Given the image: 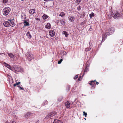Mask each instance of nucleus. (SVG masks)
<instances>
[{"label": "nucleus", "mask_w": 123, "mask_h": 123, "mask_svg": "<svg viewBox=\"0 0 123 123\" xmlns=\"http://www.w3.org/2000/svg\"><path fill=\"white\" fill-rule=\"evenodd\" d=\"M8 54L9 56L11 58H12L13 59H14V56L13 54L12 53H8Z\"/></svg>", "instance_id": "obj_20"}, {"label": "nucleus", "mask_w": 123, "mask_h": 123, "mask_svg": "<svg viewBox=\"0 0 123 123\" xmlns=\"http://www.w3.org/2000/svg\"><path fill=\"white\" fill-rule=\"evenodd\" d=\"M39 120L37 121L35 123H39Z\"/></svg>", "instance_id": "obj_42"}, {"label": "nucleus", "mask_w": 123, "mask_h": 123, "mask_svg": "<svg viewBox=\"0 0 123 123\" xmlns=\"http://www.w3.org/2000/svg\"><path fill=\"white\" fill-rule=\"evenodd\" d=\"M83 115L85 116V117H86V115H87V113H86L85 111H83Z\"/></svg>", "instance_id": "obj_29"}, {"label": "nucleus", "mask_w": 123, "mask_h": 123, "mask_svg": "<svg viewBox=\"0 0 123 123\" xmlns=\"http://www.w3.org/2000/svg\"><path fill=\"white\" fill-rule=\"evenodd\" d=\"M4 54L3 53H2V54H1V53H0V55H1V54Z\"/></svg>", "instance_id": "obj_50"}, {"label": "nucleus", "mask_w": 123, "mask_h": 123, "mask_svg": "<svg viewBox=\"0 0 123 123\" xmlns=\"http://www.w3.org/2000/svg\"><path fill=\"white\" fill-rule=\"evenodd\" d=\"M81 76H80L78 79V80L79 81H80V80H81Z\"/></svg>", "instance_id": "obj_35"}, {"label": "nucleus", "mask_w": 123, "mask_h": 123, "mask_svg": "<svg viewBox=\"0 0 123 123\" xmlns=\"http://www.w3.org/2000/svg\"><path fill=\"white\" fill-rule=\"evenodd\" d=\"M48 103V102L46 100H45L43 103V105H45L47 104Z\"/></svg>", "instance_id": "obj_28"}, {"label": "nucleus", "mask_w": 123, "mask_h": 123, "mask_svg": "<svg viewBox=\"0 0 123 123\" xmlns=\"http://www.w3.org/2000/svg\"><path fill=\"white\" fill-rule=\"evenodd\" d=\"M43 19H47L48 17V16L45 14L43 15L42 16Z\"/></svg>", "instance_id": "obj_23"}, {"label": "nucleus", "mask_w": 123, "mask_h": 123, "mask_svg": "<svg viewBox=\"0 0 123 123\" xmlns=\"http://www.w3.org/2000/svg\"><path fill=\"white\" fill-rule=\"evenodd\" d=\"M96 84L97 85L98 84V82H96Z\"/></svg>", "instance_id": "obj_46"}, {"label": "nucleus", "mask_w": 123, "mask_h": 123, "mask_svg": "<svg viewBox=\"0 0 123 123\" xmlns=\"http://www.w3.org/2000/svg\"><path fill=\"white\" fill-rule=\"evenodd\" d=\"M96 80H95L94 81H91V82L90 83H89V84L90 85H92V87H94V84H95L94 83V82Z\"/></svg>", "instance_id": "obj_17"}, {"label": "nucleus", "mask_w": 123, "mask_h": 123, "mask_svg": "<svg viewBox=\"0 0 123 123\" xmlns=\"http://www.w3.org/2000/svg\"><path fill=\"white\" fill-rule=\"evenodd\" d=\"M4 64H5V67H7L8 68H9L10 70H13V68L12 67L10 66L9 64L6 63L5 62H4Z\"/></svg>", "instance_id": "obj_8"}, {"label": "nucleus", "mask_w": 123, "mask_h": 123, "mask_svg": "<svg viewBox=\"0 0 123 123\" xmlns=\"http://www.w3.org/2000/svg\"><path fill=\"white\" fill-rule=\"evenodd\" d=\"M81 0H77L76 1V2L78 3H80L81 1Z\"/></svg>", "instance_id": "obj_31"}, {"label": "nucleus", "mask_w": 123, "mask_h": 123, "mask_svg": "<svg viewBox=\"0 0 123 123\" xmlns=\"http://www.w3.org/2000/svg\"><path fill=\"white\" fill-rule=\"evenodd\" d=\"M91 48V47H89V48H86L85 49V50L86 51H90Z\"/></svg>", "instance_id": "obj_26"}, {"label": "nucleus", "mask_w": 123, "mask_h": 123, "mask_svg": "<svg viewBox=\"0 0 123 123\" xmlns=\"http://www.w3.org/2000/svg\"><path fill=\"white\" fill-rule=\"evenodd\" d=\"M54 2L53 1H52V6H53L54 5Z\"/></svg>", "instance_id": "obj_44"}, {"label": "nucleus", "mask_w": 123, "mask_h": 123, "mask_svg": "<svg viewBox=\"0 0 123 123\" xmlns=\"http://www.w3.org/2000/svg\"><path fill=\"white\" fill-rule=\"evenodd\" d=\"M62 34H64L66 37H68L69 35L67 32L66 31H63L62 32Z\"/></svg>", "instance_id": "obj_18"}, {"label": "nucleus", "mask_w": 123, "mask_h": 123, "mask_svg": "<svg viewBox=\"0 0 123 123\" xmlns=\"http://www.w3.org/2000/svg\"><path fill=\"white\" fill-rule=\"evenodd\" d=\"M24 21V27L26 26H29V21L28 20H25Z\"/></svg>", "instance_id": "obj_11"}, {"label": "nucleus", "mask_w": 123, "mask_h": 123, "mask_svg": "<svg viewBox=\"0 0 123 123\" xmlns=\"http://www.w3.org/2000/svg\"><path fill=\"white\" fill-rule=\"evenodd\" d=\"M17 85L16 84H16H14V86L15 87Z\"/></svg>", "instance_id": "obj_43"}, {"label": "nucleus", "mask_w": 123, "mask_h": 123, "mask_svg": "<svg viewBox=\"0 0 123 123\" xmlns=\"http://www.w3.org/2000/svg\"><path fill=\"white\" fill-rule=\"evenodd\" d=\"M11 10L10 7H6L4 8L3 10V13L5 16H6L8 15Z\"/></svg>", "instance_id": "obj_2"}, {"label": "nucleus", "mask_w": 123, "mask_h": 123, "mask_svg": "<svg viewBox=\"0 0 123 123\" xmlns=\"http://www.w3.org/2000/svg\"><path fill=\"white\" fill-rule=\"evenodd\" d=\"M120 16V14L118 12H116L115 13L114 16H113V18L115 19H117Z\"/></svg>", "instance_id": "obj_6"}, {"label": "nucleus", "mask_w": 123, "mask_h": 123, "mask_svg": "<svg viewBox=\"0 0 123 123\" xmlns=\"http://www.w3.org/2000/svg\"><path fill=\"white\" fill-rule=\"evenodd\" d=\"M85 24V21H83V22L81 23V25H84Z\"/></svg>", "instance_id": "obj_30"}, {"label": "nucleus", "mask_w": 123, "mask_h": 123, "mask_svg": "<svg viewBox=\"0 0 123 123\" xmlns=\"http://www.w3.org/2000/svg\"><path fill=\"white\" fill-rule=\"evenodd\" d=\"M112 17V16H110V18H111Z\"/></svg>", "instance_id": "obj_48"}, {"label": "nucleus", "mask_w": 123, "mask_h": 123, "mask_svg": "<svg viewBox=\"0 0 123 123\" xmlns=\"http://www.w3.org/2000/svg\"><path fill=\"white\" fill-rule=\"evenodd\" d=\"M69 20L71 22H73L75 20V17L74 16L71 15L69 16L68 17Z\"/></svg>", "instance_id": "obj_5"}, {"label": "nucleus", "mask_w": 123, "mask_h": 123, "mask_svg": "<svg viewBox=\"0 0 123 123\" xmlns=\"http://www.w3.org/2000/svg\"><path fill=\"white\" fill-rule=\"evenodd\" d=\"M89 71L88 69L87 68H86L84 70V73L86 72H87V71Z\"/></svg>", "instance_id": "obj_27"}, {"label": "nucleus", "mask_w": 123, "mask_h": 123, "mask_svg": "<svg viewBox=\"0 0 123 123\" xmlns=\"http://www.w3.org/2000/svg\"><path fill=\"white\" fill-rule=\"evenodd\" d=\"M18 87H19V88H20V87H21L19 86H18Z\"/></svg>", "instance_id": "obj_49"}, {"label": "nucleus", "mask_w": 123, "mask_h": 123, "mask_svg": "<svg viewBox=\"0 0 123 123\" xmlns=\"http://www.w3.org/2000/svg\"><path fill=\"white\" fill-rule=\"evenodd\" d=\"M59 22L60 23V25L61 26L62 25L64 24V21L63 20H61L59 21Z\"/></svg>", "instance_id": "obj_22"}, {"label": "nucleus", "mask_w": 123, "mask_h": 123, "mask_svg": "<svg viewBox=\"0 0 123 123\" xmlns=\"http://www.w3.org/2000/svg\"><path fill=\"white\" fill-rule=\"evenodd\" d=\"M67 54V53L66 52H65L63 54L64 55H66Z\"/></svg>", "instance_id": "obj_40"}, {"label": "nucleus", "mask_w": 123, "mask_h": 123, "mask_svg": "<svg viewBox=\"0 0 123 123\" xmlns=\"http://www.w3.org/2000/svg\"><path fill=\"white\" fill-rule=\"evenodd\" d=\"M62 60H63L62 59H60V61L61 62H62Z\"/></svg>", "instance_id": "obj_47"}, {"label": "nucleus", "mask_w": 123, "mask_h": 123, "mask_svg": "<svg viewBox=\"0 0 123 123\" xmlns=\"http://www.w3.org/2000/svg\"><path fill=\"white\" fill-rule=\"evenodd\" d=\"M114 31V28L111 27L110 28L108 31H105V33H104L103 35L102 36V40L101 42H104L107 36L113 33Z\"/></svg>", "instance_id": "obj_1"}, {"label": "nucleus", "mask_w": 123, "mask_h": 123, "mask_svg": "<svg viewBox=\"0 0 123 123\" xmlns=\"http://www.w3.org/2000/svg\"><path fill=\"white\" fill-rule=\"evenodd\" d=\"M89 47H91L92 42L91 41H90L89 42Z\"/></svg>", "instance_id": "obj_33"}, {"label": "nucleus", "mask_w": 123, "mask_h": 123, "mask_svg": "<svg viewBox=\"0 0 123 123\" xmlns=\"http://www.w3.org/2000/svg\"><path fill=\"white\" fill-rule=\"evenodd\" d=\"M26 35L28 37V38H30L31 37V35L29 31L27 32L26 34Z\"/></svg>", "instance_id": "obj_21"}, {"label": "nucleus", "mask_w": 123, "mask_h": 123, "mask_svg": "<svg viewBox=\"0 0 123 123\" xmlns=\"http://www.w3.org/2000/svg\"><path fill=\"white\" fill-rule=\"evenodd\" d=\"M31 114L30 112H27L26 114H25V117L26 118H28L30 117Z\"/></svg>", "instance_id": "obj_13"}, {"label": "nucleus", "mask_w": 123, "mask_h": 123, "mask_svg": "<svg viewBox=\"0 0 123 123\" xmlns=\"http://www.w3.org/2000/svg\"><path fill=\"white\" fill-rule=\"evenodd\" d=\"M21 18L22 20L23 21L25 20L26 18V15L24 13H22L21 15Z\"/></svg>", "instance_id": "obj_7"}, {"label": "nucleus", "mask_w": 123, "mask_h": 123, "mask_svg": "<svg viewBox=\"0 0 123 123\" xmlns=\"http://www.w3.org/2000/svg\"><path fill=\"white\" fill-rule=\"evenodd\" d=\"M77 9L78 10H79L81 8H80V6L78 7Z\"/></svg>", "instance_id": "obj_36"}, {"label": "nucleus", "mask_w": 123, "mask_h": 123, "mask_svg": "<svg viewBox=\"0 0 123 123\" xmlns=\"http://www.w3.org/2000/svg\"><path fill=\"white\" fill-rule=\"evenodd\" d=\"M18 68L19 69L20 68V67Z\"/></svg>", "instance_id": "obj_51"}, {"label": "nucleus", "mask_w": 123, "mask_h": 123, "mask_svg": "<svg viewBox=\"0 0 123 123\" xmlns=\"http://www.w3.org/2000/svg\"><path fill=\"white\" fill-rule=\"evenodd\" d=\"M36 19L37 20H38L39 19L38 18H36Z\"/></svg>", "instance_id": "obj_45"}, {"label": "nucleus", "mask_w": 123, "mask_h": 123, "mask_svg": "<svg viewBox=\"0 0 123 123\" xmlns=\"http://www.w3.org/2000/svg\"><path fill=\"white\" fill-rule=\"evenodd\" d=\"M53 123H63V122L60 120H59L57 119H55Z\"/></svg>", "instance_id": "obj_16"}, {"label": "nucleus", "mask_w": 123, "mask_h": 123, "mask_svg": "<svg viewBox=\"0 0 123 123\" xmlns=\"http://www.w3.org/2000/svg\"><path fill=\"white\" fill-rule=\"evenodd\" d=\"M20 82H19L18 83H16V84L17 85H18L20 83Z\"/></svg>", "instance_id": "obj_39"}, {"label": "nucleus", "mask_w": 123, "mask_h": 123, "mask_svg": "<svg viewBox=\"0 0 123 123\" xmlns=\"http://www.w3.org/2000/svg\"><path fill=\"white\" fill-rule=\"evenodd\" d=\"M49 35L51 37H53L54 36L55 32L53 30H50L49 31Z\"/></svg>", "instance_id": "obj_9"}, {"label": "nucleus", "mask_w": 123, "mask_h": 123, "mask_svg": "<svg viewBox=\"0 0 123 123\" xmlns=\"http://www.w3.org/2000/svg\"><path fill=\"white\" fill-rule=\"evenodd\" d=\"M70 102L67 101L66 103V106L67 108H69L70 107Z\"/></svg>", "instance_id": "obj_15"}, {"label": "nucleus", "mask_w": 123, "mask_h": 123, "mask_svg": "<svg viewBox=\"0 0 123 123\" xmlns=\"http://www.w3.org/2000/svg\"><path fill=\"white\" fill-rule=\"evenodd\" d=\"M65 13L63 12H62L59 14V16L62 17L64 15H65Z\"/></svg>", "instance_id": "obj_25"}, {"label": "nucleus", "mask_w": 123, "mask_h": 123, "mask_svg": "<svg viewBox=\"0 0 123 123\" xmlns=\"http://www.w3.org/2000/svg\"><path fill=\"white\" fill-rule=\"evenodd\" d=\"M35 10L33 9H30L29 11V12L30 14L31 15H33L35 12Z\"/></svg>", "instance_id": "obj_14"}, {"label": "nucleus", "mask_w": 123, "mask_h": 123, "mask_svg": "<svg viewBox=\"0 0 123 123\" xmlns=\"http://www.w3.org/2000/svg\"><path fill=\"white\" fill-rule=\"evenodd\" d=\"M45 27L46 29H50L51 28V26L50 23H47L46 24Z\"/></svg>", "instance_id": "obj_12"}, {"label": "nucleus", "mask_w": 123, "mask_h": 123, "mask_svg": "<svg viewBox=\"0 0 123 123\" xmlns=\"http://www.w3.org/2000/svg\"><path fill=\"white\" fill-rule=\"evenodd\" d=\"M22 0V1H23L24 0Z\"/></svg>", "instance_id": "obj_52"}, {"label": "nucleus", "mask_w": 123, "mask_h": 123, "mask_svg": "<svg viewBox=\"0 0 123 123\" xmlns=\"http://www.w3.org/2000/svg\"><path fill=\"white\" fill-rule=\"evenodd\" d=\"M44 39H45V37H44Z\"/></svg>", "instance_id": "obj_53"}, {"label": "nucleus", "mask_w": 123, "mask_h": 123, "mask_svg": "<svg viewBox=\"0 0 123 123\" xmlns=\"http://www.w3.org/2000/svg\"><path fill=\"white\" fill-rule=\"evenodd\" d=\"M9 23L10 24V26H13L14 25V23L13 21L10 20L9 21Z\"/></svg>", "instance_id": "obj_19"}, {"label": "nucleus", "mask_w": 123, "mask_h": 123, "mask_svg": "<svg viewBox=\"0 0 123 123\" xmlns=\"http://www.w3.org/2000/svg\"><path fill=\"white\" fill-rule=\"evenodd\" d=\"M8 0H3V2L4 3H6L8 2Z\"/></svg>", "instance_id": "obj_34"}, {"label": "nucleus", "mask_w": 123, "mask_h": 123, "mask_svg": "<svg viewBox=\"0 0 123 123\" xmlns=\"http://www.w3.org/2000/svg\"><path fill=\"white\" fill-rule=\"evenodd\" d=\"M89 16L90 18H92L94 17V13L92 12L89 14Z\"/></svg>", "instance_id": "obj_24"}, {"label": "nucleus", "mask_w": 123, "mask_h": 123, "mask_svg": "<svg viewBox=\"0 0 123 123\" xmlns=\"http://www.w3.org/2000/svg\"><path fill=\"white\" fill-rule=\"evenodd\" d=\"M61 62L60 61V60L59 61H58V64H60L61 63Z\"/></svg>", "instance_id": "obj_38"}, {"label": "nucleus", "mask_w": 123, "mask_h": 123, "mask_svg": "<svg viewBox=\"0 0 123 123\" xmlns=\"http://www.w3.org/2000/svg\"><path fill=\"white\" fill-rule=\"evenodd\" d=\"M3 25L6 27H9L10 26V24L9 21H5L3 23Z\"/></svg>", "instance_id": "obj_10"}, {"label": "nucleus", "mask_w": 123, "mask_h": 123, "mask_svg": "<svg viewBox=\"0 0 123 123\" xmlns=\"http://www.w3.org/2000/svg\"><path fill=\"white\" fill-rule=\"evenodd\" d=\"M56 114V112H53L49 113L48 115L46 117L47 118H49Z\"/></svg>", "instance_id": "obj_4"}, {"label": "nucleus", "mask_w": 123, "mask_h": 123, "mask_svg": "<svg viewBox=\"0 0 123 123\" xmlns=\"http://www.w3.org/2000/svg\"><path fill=\"white\" fill-rule=\"evenodd\" d=\"M78 76L77 75H76L74 77V79L75 80L76 79L78 78Z\"/></svg>", "instance_id": "obj_32"}, {"label": "nucleus", "mask_w": 123, "mask_h": 123, "mask_svg": "<svg viewBox=\"0 0 123 123\" xmlns=\"http://www.w3.org/2000/svg\"><path fill=\"white\" fill-rule=\"evenodd\" d=\"M11 123H16V122L15 121H12L11 122Z\"/></svg>", "instance_id": "obj_41"}, {"label": "nucleus", "mask_w": 123, "mask_h": 123, "mask_svg": "<svg viewBox=\"0 0 123 123\" xmlns=\"http://www.w3.org/2000/svg\"><path fill=\"white\" fill-rule=\"evenodd\" d=\"M20 90H24V88L23 87H20Z\"/></svg>", "instance_id": "obj_37"}, {"label": "nucleus", "mask_w": 123, "mask_h": 123, "mask_svg": "<svg viewBox=\"0 0 123 123\" xmlns=\"http://www.w3.org/2000/svg\"><path fill=\"white\" fill-rule=\"evenodd\" d=\"M26 59L29 61H31L33 58V55L31 53L28 52L26 55Z\"/></svg>", "instance_id": "obj_3"}]
</instances>
